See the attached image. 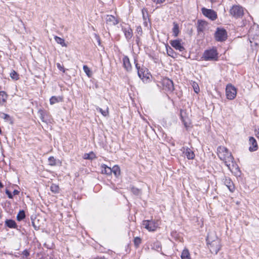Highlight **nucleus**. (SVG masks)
<instances>
[{
  "label": "nucleus",
  "instance_id": "f257e3e1",
  "mask_svg": "<svg viewBox=\"0 0 259 259\" xmlns=\"http://www.w3.org/2000/svg\"><path fill=\"white\" fill-rule=\"evenodd\" d=\"M217 154L220 159L223 161L226 166L233 173L238 175L240 174L238 165L234 162V158L227 148L219 146L217 149Z\"/></svg>",
  "mask_w": 259,
  "mask_h": 259
},
{
  "label": "nucleus",
  "instance_id": "f03ea898",
  "mask_svg": "<svg viewBox=\"0 0 259 259\" xmlns=\"http://www.w3.org/2000/svg\"><path fill=\"white\" fill-rule=\"evenodd\" d=\"M207 241L208 243V247L212 253L217 254L221 247L220 240L216 238L213 240H211L210 238L208 236Z\"/></svg>",
  "mask_w": 259,
  "mask_h": 259
},
{
  "label": "nucleus",
  "instance_id": "7ed1b4c3",
  "mask_svg": "<svg viewBox=\"0 0 259 259\" xmlns=\"http://www.w3.org/2000/svg\"><path fill=\"white\" fill-rule=\"evenodd\" d=\"M202 58L205 61L217 60L218 58V53L215 49L207 50L204 52Z\"/></svg>",
  "mask_w": 259,
  "mask_h": 259
},
{
  "label": "nucleus",
  "instance_id": "20e7f679",
  "mask_svg": "<svg viewBox=\"0 0 259 259\" xmlns=\"http://www.w3.org/2000/svg\"><path fill=\"white\" fill-rule=\"evenodd\" d=\"M136 67L138 70V74L139 77L143 80V81H146L150 79V74L148 72V70L145 67L140 68V66L137 63Z\"/></svg>",
  "mask_w": 259,
  "mask_h": 259
},
{
  "label": "nucleus",
  "instance_id": "39448f33",
  "mask_svg": "<svg viewBox=\"0 0 259 259\" xmlns=\"http://www.w3.org/2000/svg\"><path fill=\"white\" fill-rule=\"evenodd\" d=\"M159 224L158 221L145 220L143 222V226L149 231H154L158 227Z\"/></svg>",
  "mask_w": 259,
  "mask_h": 259
},
{
  "label": "nucleus",
  "instance_id": "423d86ee",
  "mask_svg": "<svg viewBox=\"0 0 259 259\" xmlns=\"http://www.w3.org/2000/svg\"><path fill=\"white\" fill-rule=\"evenodd\" d=\"M215 39L218 41H225L227 38V33L225 29L218 28L215 33Z\"/></svg>",
  "mask_w": 259,
  "mask_h": 259
},
{
  "label": "nucleus",
  "instance_id": "0eeeda50",
  "mask_svg": "<svg viewBox=\"0 0 259 259\" xmlns=\"http://www.w3.org/2000/svg\"><path fill=\"white\" fill-rule=\"evenodd\" d=\"M201 12L204 16L212 21H214L217 18V14L213 10L202 8L201 9Z\"/></svg>",
  "mask_w": 259,
  "mask_h": 259
},
{
  "label": "nucleus",
  "instance_id": "6e6552de",
  "mask_svg": "<svg viewBox=\"0 0 259 259\" xmlns=\"http://www.w3.org/2000/svg\"><path fill=\"white\" fill-rule=\"evenodd\" d=\"M236 89L231 84H228L226 88V94L227 99L232 100L236 96Z\"/></svg>",
  "mask_w": 259,
  "mask_h": 259
},
{
  "label": "nucleus",
  "instance_id": "1a4fd4ad",
  "mask_svg": "<svg viewBox=\"0 0 259 259\" xmlns=\"http://www.w3.org/2000/svg\"><path fill=\"white\" fill-rule=\"evenodd\" d=\"M230 13L234 17L238 18L243 15V10L241 7L235 5L230 9Z\"/></svg>",
  "mask_w": 259,
  "mask_h": 259
},
{
  "label": "nucleus",
  "instance_id": "9d476101",
  "mask_svg": "<svg viewBox=\"0 0 259 259\" xmlns=\"http://www.w3.org/2000/svg\"><path fill=\"white\" fill-rule=\"evenodd\" d=\"M162 84L164 89L166 91L172 92L174 90L173 81L168 78L162 79Z\"/></svg>",
  "mask_w": 259,
  "mask_h": 259
},
{
  "label": "nucleus",
  "instance_id": "9b49d317",
  "mask_svg": "<svg viewBox=\"0 0 259 259\" xmlns=\"http://www.w3.org/2000/svg\"><path fill=\"white\" fill-rule=\"evenodd\" d=\"M248 36L249 37L250 43L252 42L251 39L252 40L256 39V38L259 36V29L257 27L253 26L249 29L248 31Z\"/></svg>",
  "mask_w": 259,
  "mask_h": 259
},
{
  "label": "nucleus",
  "instance_id": "f8f14e48",
  "mask_svg": "<svg viewBox=\"0 0 259 259\" xmlns=\"http://www.w3.org/2000/svg\"><path fill=\"white\" fill-rule=\"evenodd\" d=\"M170 44L173 48L180 52H182L185 50V48L182 44L181 39L170 40Z\"/></svg>",
  "mask_w": 259,
  "mask_h": 259
},
{
  "label": "nucleus",
  "instance_id": "ddd939ff",
  "mask_svg": "<svg viewBox=\"0 0 259 259\" xmlns=\"http://www.w3.org/2000/svg\"><path fill=\"white\" fill-rule=\"evenodd\" d=\"M249 150L250 152L255 151L258 149V145L254 138L250 137L248 140Z\"/></svg>",
  "mask_w": 259,
  "mask_h": 259
},
{
  "label": "nucleus",
  "instance_id": "4468645a",
  "mask_svg": "<svg viewBox=\"0 0 259 259\" xmlns=\"http://www.w3.org/2000/svg\"><path fill=\"white\" fill-rule=\"evenodd\" d=\"M181 117L186 127H189L191 124V121L184 110L181 111Z\"/></svg>",
  "mask_w": 259,
  "mask_h": 259
},
{
  "label": "nucleus",
  "instance_id": "2eb2a0df",
  "mask_svg": "<svg viewBox=\"0 0 259 259\" xmlns=\"http://www.w3.org/2000/svg\"><path fill=\"white\" fill-rule=\"evenodd\" d=\"M106 23L109 26H114L118 23V21L112 15H107L106 18Z\"/></svg>",
  "mask_w": 259,
  "mask_h": 259
},
{
  "label": "nucleus",
  "instance_id": "dca6fc26",
  "mask_svg": "<svg viewBox=\"0 0 259 259\" xmlns=\"http://www.w3.org/2000/svg\"><path fill=\"white\" fill-rule=\"evenodd\" d=\"M181 150L183 151V153H185L188 159H193L194 158L195 154L193 151L190 148H185L184 147H183Z\"/></svg>",
  "mask_w": 259,
  "mask_h": 259
},
{
  "label": "nucleus",
  "instance_id": "f3484780",
  "mask_svg": "<svg viewBox=\"0 0 259 259\" xmlns=\"http://www.w3.org/2000/svg\"><path fill=\"white\" fill-rule=\"evenodd\" d=\"M224 183L228 189L231 191L233 192L234 190V185L230 178H227L224 179Z\"/></svg>",
  "mask_w": 259,
  "mask_h": 259
},
{
  "label": "nucleus",
  "instance_id": "a211bd4d",
  "mask_svg": "<svg viewBox=\"0 0 259 259\" xmlns=\"http://www.w3.org/2000/svg\"><path fill=\"white\" fill-rule=\"evenodd\" d=\"M63 100V97L62 96H52L50 99V102L51 105L57 103L61 102Z\"/></svg>",
  "mask_w": 259,
  "mask_h": 259
},
{
  "label": "nucleus",
  "instance_id": "6ab92c4d",
  "mask_svg": "<svg viewBox=\"0 0 259 259\" xmlns=\"http://www.w3.org/2000/svg\"><path fill=\"white\" fill-rule=\"evenodd\" d=\"M123 66L127 71H130L131 70V65L127 57L125 56L123 58Z\"/></svg>",
  "mask_w": 259,
  "mask_h": 259
},
{
  "label": "nucleus",
  "instance_id": "aec40b11",
  "mask_svg": "<svg viewBox=\"0 0 259 259\" xmlns=\"http://www.w3.org/2000/svg\"><path fill=\"white\" fill-rule=\"evenodd\" d=\"M123 30L125 36L127 39H130L132 38L133 36V31L131 28H123Z\"/></svg>",
  "mask_w": 259,
  "mask_h": 259
},
{
  "label": "nucleus",
  "instance_id": "412c9836",
  "mask_svg": "<svg viewBox=\"0 0 259 259\" xmlns=\"http://www.w3.org/2000/svg\"><path fill=\"white\" fill-rule=\"evenodd\" d=\"M5 224L10 228H16L17 226L16 222L12 220H7Z\"/></svg>",
  "mask_w": 259,
  "mask_h": 259
},
{
  "label": "nucleus",
  "instance_id": "4be33fe9",
  "mask_svg": "<svg viewBox=\"0 0 259 259\" xmlns=\"http://www.w3.org/2000/svg\"><path fill=\"white\" fill-rule=\"evenodd\" d=\"M181 257L182 259H191L190 252L187 248L183 250Z\"/></svg>",
  "mask_w": 259,
  "mask_h": 259
},
{
  "label": "nucleus",
  "instance_id": "5701e85b",
  "mask_svg": "<svg viewBox=\"0 0 259 259\" xmlns=\"http://www.w3.org/2000/svg\"><path fill=\"white\" fill-rule=\"evenodd\" d=\"M102 169L101 172L102 174L110 175L112 173L111 168L105 164H103L101 166Z\"/></svg>",
  "mask_w": 259,
  "mask_h": 259
},
{
  "label": "nucleus",
  "instance_id": "b1692460",
  "mask_svg": "<svg viewBox=\"0 0 259 259\" xmlns=\"http://www.w3.org/2000/svg\"><path fill=\"white\" fill-rule=\"evenodd\" d=\"M50 190L55 194L59 193L60 192V188L58 185L52 184L50 186Z\"/></svg>",
  "mask_w": 259,
  "mask_h": 259
},
{
  "label": "nucleus",
  "instance_id": "393cba45",
  "mask_svg": "<svg viewBox=\"0 0 259 259\" xmlns=\"http://www.w3.org/2000/svg\"><path fill=\"white\" fill-rule=\"evenodd\" d=\"M7 99V94L4 92H0V104H3Z\"/></svg>",
  "mask_w": 259,
  "mask_h": 259
},
{
  "label": "nucleus",
  "instance_id": "a878e982",
  "mask_svg": "<svg viewBox=\"0 0 259 259\" xmlns=\"http://www.w3.org/2000/svg\"><path fill=\"white\" fill-rule=\"evenodd\" d=\"M174 27L172 28V32L174 34V35L176 37L178 36L179 33V25L176 22H174L173 23Z\"/></svg>",
  "mask_w": 259,
  "mask_h": 259
},
{
  "label": "nucleus",
  "instance_id": "bb28decb",
  "mask_svg": "<svg viewBox=\"0 0 259 259\" xmlns=\"http://www.w3.org/2000/svg\"><path fill=\"white\" fill-rule=\"evenodd\" d=\"M1 117L5 120V121L9 122L10 124L12 123V120L10 116L5 113H2Z\"/></svg>",
  "mask_w": 259,
  "mask_h": 259
},
{
  "label": "nucleus",
  "instance_id": "cd10ccee",
  "mask_svg": "<svg viewBox=\"0 0 259 259\" xmlns=\"http://www.w3.org/2000/svg\"><path fill=\"white\" fill-rule=\"evenodd\" d=\"M54 38L58 44L61 45L62 47H66V45L65 43V40L64 39L57 36H55Z\"/></svg>",
  "mask_w": 259,
  "mask_h": 259
},
{
  "label": "nucleus",
  "instance_id": "c85d7f7f",
  "mask_svg": "<svg viewBox=\"0 0 259 259\" xmlns=\"http://www.w3.org/2000/svg\"><path fill=\"white\" fill-rule=\"evenodd\" d=\"M112 172H113L115 176H118L120 175V168L118 165H114L111 169Z\"/></svg>",
  "mask_w": 259,
  "mask_h": 259
},
{
  "label": "nucleus",
  "instance_id": "c756f323",
  "mask_svg": "<svg viewBox=\"0 0 259 259\" xmlns=\"http://www.w3.org/2000/svg\"><path fill=\"white\" fill-rule=\"evenodd\" d=\"M25 217V212L23 210H21L17 215V219L18 221H20L24 219Z\"/></svg>",
  "mask_w": 259,
  "mask_h": 259
},
{
  "label": "nucleus",
  "instance_id": "7c9ffc66",
  "mask_svg": "<svg viewBox=\"0 0 259 259\" xmlns=\"http://www.w3.org/2000/svg\"><path fill=\"white\" fill-rule=\"evenodd\" d=\"M95 157V154L93 152L85 153L83 156V158L86 159H93Z\"/></svg>",
  "mask_w": 259,
  "mask_h": 259
},
{
  "label": "nucleus",
  "instance_id": "2f4dec72",
  "mask_svg": "<svg viewBox=\"0 0 259 259\" xmlns=\"http://www.w3.org/2000/svg\"><path fill=\"white\" fill-rule=\"evenodd\" d=\"M49 165L51 166H55L57 164L56 159L53 157L51 156L48 159Z\"/></svg>",
  "mask_w": 259,
  "mask_h": 259
},
{
  "label": "nucleus",
  "instance_id": "473e14b6",
  "mask_svg": "<svg viewBox=\"0 0 259 259\" xmlns=\"http://www.w3.org/2000/svg\"><path fill=\"white\" fill-rule=\"evenodd\" d=\"M166 51L168 56L174 58L175 52L170 47H166Z\"/></svg>",
  "mask_w": 259,
  "mask_h": 259
},
{
  "label": "nucleus",
  "instance_id": "72a5a7b5",
  "mask_svg": "<svg viewBox=\"0 0 259 259\" xmlns=\"http://www.w3.org/2000/svg\"><path fill=\"white\" fill-rule=\"evenodd\" d=\"M10 76L13 79H14V80H18V78H19V75L18 74H17V73L15 71H13L11 73H10Z\"/></svg>",
  "mask_w": 259,
  "mask_h": 259
},
{
  "label": "nucleus",
  "instance_id": "f704fd0d",
  "mask_svg": "<svg viewBox=\"0 0 259 259\" xmlns=\"http://www.w3.org/2000/svg\"><path fill=\"white\" fill-rule=\"evenodd\" d=\"M192 87H193L194 92L196 93L197 94L199 92V91H200L199 87L198 84L197 83L193 82L192 83Z\"/></svg>",
  "mask_w": 259,
  "mask_h": 259
},
{
  "label": "nucleus",
  "instance_id": "c9c22d12",
  "mask_svg": "<svg viewBox=\"0 0 259 259\" xmlns=\"http://www.w3.org/2000/svg\"><path fill=\"white\" fill-rule=\"evenodd\" d=\"M83 69L84 71L85 72V73L87 74V75L89 77L91 76V70H90V68L87 66L84 65L83 66Z\"/></svg>",
  "mask_w": 259,
  "mask_h": 259
},
{
  "label": "nucleus",
  "instance_id": "e433bc0d",
  "mask_svg": "<svg viewBox=\"0 0 259 259\" xmlns=\"http://www.w3.org/2000/svg\"><path fill=\"white\" fill-rule=\"evenodd\" d=\"M97 110L100 111L102 113V114L104 116H107L108 114V111L107 109L106 110H103L102 109L100 108H97Z\"/></svg>",
  "mask_w": 259,
  "mask_h": 259
},
{
  "label": "nucleus",
  "instance_id": "4c0bfd02",
  "mask_svg": "<svg viewBox=\"0 0 259 259\" xmlns=\"http://www.w3.org/2000/svg\"><path fill=\"white\" fill-rule=\"evenodd\" d=\"M205 24V22H200L198 27V31H202L203 30V25Z\"/></svg>",
  "mask_w": 259,
  "mask_h": 259
},
{
  "label": "nucleus",
  "instance_id": "58836bf2",
  "mask_svg": "<svg viewBox=\"0 0 259 259\" xmlns=\"http://www.w3.org/2000/svg\"><path fill=\"white\" fill-rule=\"evenodd\" d=\"M141 239L139 237H136L134 239V243L136 246H138L141 243Z\"/></svg>",
  "mask_w": 259,
  "mask_h": 259
},
{
  "label": "nucleus",
  "instance_id": "ea45409f",
  "mask_svg": "<svg viewBox=\"0 0 259 259\" xmlns=\"http://www.w3.org/2000/svg\"><path fill=\"white\" fill-rule=\"evenodd\" d=\"M132 192L134 194L137 195H138L140 193V191L138 189L136 188H132Z\"/></svg>",
  "mask_w": 259,
  "mask_h": 259
},
{
  "label": "nucleus",
  "instance_id": "a19ab883",
  "mask_svg": "<svg viewBox=\"0 0 259 259\" xmlns=\"http://www.w3.org/2000/svg\"><path fill=\"white\" fill-rule=\"evenodd\" d=\"M57 66L60 71H63V72L64 73L65 72V69L64 68L63 66L61 65L60 63H58L57 64Z\"/></svg>",
  "mask_w": 259,
  "mask_h": 259
},
{
  "label": "nucleus",
  "instance_id": "79ce46f5",
  "mask_svg": "<svg viewBox=\"0 0 259 259\" xmlns=\"http://www.w3.org/2000/svg\"><path fill=\"white\" fill-rule=\"evenodd\" d=\"M137 31L139 35H141L142 33V27L141 26L137 27Z\"/></svg>",
  "mask_w": 259,
  "mask_h": 259
},
{
  "label": "nucleus",
  "instance_id": "37998d69",
  "mask_svg": "<svg viewBox=\"0 0 259 259\" xmlns=\"http://www.w3.org/2000/svg\"><path fill=\"white\" fill-rule=\"evenodd\" d=\"M22 254L23 255L25 256L26 257H27L29 255V252H28V251L27 250H24L22 252Z\"/></svg>",
  "mask_w": 259,
  "mask_h": 259
},
{
  "label": "nucleus",
  "instance_id": "c03bdc74",
  "mask_svg": "<svg viewBox=\"0 0 259 259\" xmlns=\"http://www.w3.org/2000/svg\"><path fill=\"white\" fill-rule=\"evenodd\" d=\"M6 193L8 195V197L9 198L12 199L13 198V196H12L11 193L9 190H6Z\"/></svg>",
  "mask_w": 259,
  "mask_h": 259
},
{
  "label": "nucleus",
  "instance_id": "a18cd8bd",
  "mask_svg": "<svg viewBox=\"0 0 259 259\" xmlns=\"http://www.w3.org/2000/svg\"><path fill=\"white\" fill-rule=\"evenodd\" d=\"M154 2L156 3L157 4H160L163 3L165 0H152Z\"/></svg>",
  "mask_w": 259,
  "mask_h": 259
},
{
  "label": "nucleus",
  "instance_id": "49530a36",
  "mask_svg": "<svg viewBox=\"0 0 259 259\" xmlns=\"http://www.w3.org/2000/svg\"><path fill=\"white\" fill-rule=\"evenodd\" d=\"M19 193V191L17 190H15L14 191H13V194L14 195H18V194Z\"/></svg>",
  "mask_w": 259,
  "mask_h": 259
},
{
  "label": "nucleus",
  "instance_id": "de8ad7c7",
  "mask_svg": "<svg viewBox=\"0 0 259 259\" xmlns=\"http://www.w3.org/2000/svg\"><path fill=\"white\" fill-rule=\"evenodd\" d=\"M256 136L259 139V131H257V133L255 134Z\"/></svg>",
  "mask_w": 259,
  "mask_h": 259
},
{
  "label": "nucleus",
  "instance_id": "09e8293b",
  "mask_svg": "<svg viewBox=\"0 0 259 259\" xmlns=\"http://www.w3.org/2000/svg\"><path fill=\"white\" fill-rule=\"evenodd\" d=\"M4 185L2 184V183L0 182V188H3Z\"/></svg>",
  "mask_w": 259,
  "mask_h": 259
},
{
  "label": "nucleus",
  "instance_id": "8fccbe9b",
  "mask_svg": "<svg viewBox=\"0 0 259 259\" xmlns=\"http://www.w3.org/2000/svg\"><path fill=\"white\" fill-rule=\"evenodd\" d=\"M142 13H143V18H144V19H145V16H144V10H142Z\"/></svg>",
  "mask_w": 259,
  "mask_h": 259
},
{
  "label": "nucleus",
  "instance_id": "3c124183",
  "mask_svg": "<svg viewBox=\"0 0 259 259\" xmlns=\"http://www.w3.org/2000/svg\"><path fill=\"white\" fill-rule=\"evenodd\" d=\"M144 24L147 26V22H144Z\"/></svg>",
  "mask_w": 259,
  "mask_h": 259
},
{
  "label": "nucleus",
  "instance_id": "603ef678",
  "mask_svg": "<svg viewBox=\"0 0 259 259\" xmlns=\"http://www.w3.org/2000/svg\"><path fill=\"white\" fill-rule=\"evenodd\" d=\"M2 132H3V131L0 130V134H2Z\"/></svg>",
  "mask_w": 259,
  "mask_h": 259
},
{
  "label": "nucleus",
  "instance_id": "864d4df0",
  "mask_svg": "<svg viewBox=\"0 0 259 259\" xmlns=\"http://www.w3.org/2000/svg\"><path fill=\"white\" fill-rule=\"evenodd\" d=\"M254 44H255V45H256V44H257V42L256 41H255V42H254Z\"/></svg>",
  "mask_w": 259,
  "mask_h": 259
},
{
  "label": "nucleus",
  "instance_id": "5fc2aeb1",
  "mask_svg": "<svg viewBox=\"0 0 259 259\" xmlns=\"http://www.w3.org/2000/svg\"><path fill=\"white\" fill-rule=\"evenodd\" d=\"M58 161L60 163H61V162H60L59 160H58Z\"/></svg>",
  "mask_w": 259,
  "mask_h": 259
},
{
  "label": "nucleus",
  "instance_id": "6e6d98bb",
  "mask_svg": "<svg viewBox=\"0 0 259 259\" xmlns=\"http://www.w3.org/2000/svg\"><path fill=\"white\" fill-rule=\"evenodd\" d=\"M211 1H212V0H210Z\"/></svg>",
  "mask_w": 259,
  "mask_h": 259
}]
</instances>
